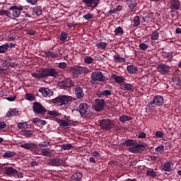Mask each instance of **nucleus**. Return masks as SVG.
I'll return each mask as SVG.
<instances>
[{"label":"nucleus","instance_id":"f3484780","mask_svg":"<svg viewBox=\"0 0 181 181\" xmlns=\"http://www.w3.org/2000/svg\"><path fill=\"white\" fill-rule=\"evenodd\" d=\"M96 105H95V111L100 112L104 110V106L105 105V100L104 99H96Z\"/></svg>","mask_w":181,"mask_h":181},{"label":"nucleus","instance_id":"f257e3e1","mask_svg":"<svg viewBox=\"0 0 181 181\" xmlns=\"http://www.w3.org/2000/svg\"><path fill=\"white\" fill-rule=\"evenodd\" d=\"M123 145L130 146L127 148V151L132 153H142L146 148V144H139L136 140L134 139L125 140Z\"/></svg>","mask_w":181,"mask_h":181},{"label":"nucleus","instance_id":"dca6fc26","mask_svg":"<svg viewBox=\"0 0 181 181\" xmlns=\"http://www.w3.org/2000/svg\"><path fill=\"white\" fill-rule=\"evenodd\" d=\"M38 91L41 93L42 97L47 98L53 96V91L47 88L41 87L39 88Z\"/></svg>","mask_w":181,"mask_h":181},{"label":"nucleus","instance_id":"0e129e2a","mask_svg":"<svg viewBox=\"0 0 181 181\" xmlns=\"http://www.w3.org/2000/svg\"><path fill=\"white\" fill-rule=\"evenodd\" d=\"M6 128V124L4 122H0V129H5Z\"/></svg>","mask_w":181,"mask_h":181},{"label":"nucleus","instance_id":"f03ea898","mask_svg":"<svg viewBox=\"0 0 181 181\" xmlns=\"http://www.w3.org/2000/svg\"><path fill=\"white\" fill-rule=\"evenodd\" d=\"M58 74L59 72L55 68H43L39 73H33L31 76L34 78L40 80L47 77H57Z\"/></svg>","mask_w":181,"mask_h":181},{"label":"nucleus","instance_id":"9d476101","mask_svg":"<svg viewBox=\"0 0 181 181\" xmlns=\"http://www.w3.org/2000/svg\"><path fill=\"white\" fill-rule=\"evenodd\" d=\"M74 93L75 94V97L78 98V100H82L84 98V88L81 86H76L74 88Z\"/></svg>","mask_w":181,"mask_h":181},{"label":"nucleus","instance_id":"bb28decb","mask_svg":"<svg viewBox=\"0 0 181 181\" xmlns=\"http://www.w3.org/2000/svg\"><path fill=\"white\" fill-rule=\"evenodd\" d=\"M58 124H59V127H62V128H69L70 125H71V124H70L69 122V121H67L66 119L59 120Z\"/></svg>","mask_w":181,"mask_h":181},{"label":"nucleus","instance_id":"58836bf2","mask_svg":"<svg viewBox=\"0 0 181 181\" xmlns=\"http://www.w3.org/2000/svg\"><path fill=\"white\" fill-rule=\"evenodd\" d=\"M146 176H149L150 177H152L153 179H155L156 177L157 174L156 172L153 171V170H147L146 173Z\"/></svg>","mask_w":181,"mask_h":181},{"label":"nucleus","instance_id":"49530a36","mask_svg":"<svg viewBox=\"0 0 181 181\" xmlns=\"http://www.w3.org/2000/svg\"><path fill=\"white\" fill-rule=\"evenodd\" d=\"M25 100H28V101H33V100H35V96L32 93H26Z\"/></svg>","mask_w":181,"mask_h":181},{"label":"nucleus","instance_id":"79ce46f5","mask_svg":"<svg viewBox=\"0 0 181 181\" xmlns=\"http://www.w3.org/2000/svg\"><path fill=\"white\" fill-rule=\"evenodd\" d=\"M67 36H69V33L66 32H62L61 33L59 40H61V42H65V40H67Z\"/></svg>","mask_w":181,"mask_h":181},{"label":"nucleus","instance_id":"5701e85b","mask_svg":"<svg viewBox=\"0 0 181 181\" xmlns=\"http://www.w3.org/2000/svg\"><path fill=\"white\" fill-rule=\"evenodd\" d=\"M161 168L164 172H172V162L165 163L161 165Z\"/></svg>","mask_w":181,"mask_h":181},{"label":"nucleus","instance_id":"f704fd0d","mask_svg":"<svg viewBox=\"0 0 181 181\" xmlns=\"http://www.w3.org/2000/svg\"><path fill=\"white\" fill-rule=\"evenodd\" d=\"M15 155H16L15 152L8 151L3 155V158H5L6 159H9L11 158H13Z\"/></svg>","mask_w":181,"mask_h":181},{"label":"nucleus","instance_id":"3c124183","mask_svg":"<svg viewBox=\"0 0 181 181\" xmlns=\"http://www.w3.org/2000/svg\"><path fill=\"white\" fill-rule=\"evenodd\" d=\"M5 45L7 50H9V49H12L16 46V44H14L13 42H7Z\"/></svg>","mask_w":181,"mask_h":181},{"label":"nucleus","instance_id":"c85d7f7f","mask_svg":"<svg viewBox=\"0 0 181 181\" xmlns=\"http://www.w3.org/2000/svg\"><path fill=\"white\" fill-rule=\"evenodd\" d=\"M113 60L115 63H125L126 59L124 57H120L119 54H116L113 56Z\"/></svg>","mask_w":181,"mask_h":181},{"label":"nucleus","instance_id":"393cba45","mask_svg":"<svg viewBox=\"0 0 181 181\" xmlns=\"http://www.w3.org/2000/svg\"><path fill=\"white\" fill-rule=\"evenodd\" d=\"M127 70L129 74H136L138 73V68L134 65L127 66Z\"/></svg>","mask_w":181,"mask_h":181},{"label":"nucleus","instance_id":"2f4dec72","mask_svg":"<svg viewBox=\"0 0 181 181\" xmlns=\"http://www.w3.org/2000/svg\"><path fill=\"white\" fill-rule=\"evenodd\" d=\"M113 80H115V83L117 84H121L125 81V78L117 75H113Z\"/></svg>","mask_w":181,"mask_h":181},{"label":"nucleus","instance_id":"c03bdc74","mask_svg":"<svg viewBox=\"0 0 181 181\" xmlns=\"http://www.w3.org/2000/svg\"><path fill=\"white\" fill-rule=\"evenodd\" d=\"M134 88V86L131 83H124V91H131Z\"/></svg>","mask_w":181,"mask_h":181},{"label":"nucleus","instance_id":"de8ad7c7","mask_svg":"<svg viewBox=\"0 0 181 181\" xmlns=\"http://www.w3.org/2000/svg\"><path fill=\"white\" fill-rule=\"evenodd\" d=\"M165 151V146L160 145L156 148V152H158V153H162Z\"/></svg>","mask_w":181,"mask_h":181},{"label":"nucleus","instance_id":"423d86ee","mask_svg":"<svg viewBox=\"0 0 181 181\" xmlns=\"http://www.w3.org/2000/svg\"><path fill=\"white\" fill-rule=\"evenodd\" d=\"M33 110L35 114H38L40 115H45V114L47 112V110H46V108H45V107L38 102L33 103Z\"/></svg>","mask_w":181,"mask_h":181},{"label":"nucleus","instance_id":"2eb2a0df","mask_svg":"<svg viewBox=\"0 0 181 181\" xmlns=\"http://www.w3.org/2000/svg\"><path fill=\"white\" fill-rule=\"evenodd\" d=\"M169 4L171 12H175V11H179L180 9V1L179 0H170Z\"/></svg>","mask_w":181,"mask_h":181},{"label":"nucleus","instance_id":"bf43d9fd","mask_svg":"<svg viewBox=\"0 0 181 181\" xmlns=\"http://www.w3.org/2000/svg\"><path fill=\"white\" fill-rule=\"evenodd\" d=\"M138 138L140 139H144V138H146V134H145L144 132H139Z\"/></svg>","mask_w":181,"mask_h":181},{"label":"nucleus","instance_id":"603ef678","mask_svg":"<svg viewBox=\"0 0 181 181\" xmlns=\"http://www.w3.org/2000/svg\"><path fill=\"white\" fill-rule=\"evenodd\" d=\"M102 94L103 95V97H108L110 95H111L112 93L111 90H105L102 91Z\"/></svg>","mask_w":181,"mask_h":181},{"label":"nucleus","instance_id":"13d9d810","mask_svg":"<svg viewBox=\"0 0 181 181\" xmlns=\"http://www.w3.org/2000/svg\"><path fill=\"white\" fill-rule=\"evenodd\" d=\"M59 69H66L67 67V63L66 62H60L58 64Z\"/></svg>","mask_w":181,"mask_h":181},{"label":"nucleus","instance_id":"4468645a","mask_svg":"<svg viewBox=\"0 0 181 181\" xmlns=\"http://www.w3.org/2000/svg\"><path fill=\"white\" fill-rule=\"evenodd\" d=\"M63 163H64V160L60 158H50L48 162V165H49V166H62Z\"/></svg>","mask_w":181,"mask_h":181},{"label":"nucleus","instance_id":"774afa93","mask_svg":"<svg viewBox=\"0 0 181 181\" xmlns=\"http://www.w3.org/2000/svg\"><path fill=\"white\" fill-rule=\"evenodd\" d=\"M117 12V10L114 8L113 10L109 11L107 13V15H114Z\"/></svg>","mask_w":181,"mask_h":181},{"label":"nucleus","instance_id":"6e6552de","mask_svg":"<svg viewBox=\"0 0 181 181\" xmlns=\"http://www.w3.org/2000/svg\"><path fill=\"white\" fill-rule=\"evenodd\" d=\"M43 54L42 55V57L45 59H59V57H62V53H56L53 51L47 50L43 52Z\"/></svg>","mask_w":181,"mask_h":181},{"label":"nucleus","instance_id":"e433bc0d","mask_svg":"<svg viewBox=\"0 0 181 181\" xmlns=\"http://www.w3.org/2000/svg\"><path fill=\"white\" fill-rule=\"evenodd\" d=\"M114 32L116 36H118V35H124V28L121 26L117 27Z\"/></svg>","mask_w":181,"mask_h":181},{"label":"nucleus","instance_id":"e2e57ef3","mask_svg":"<svg viewBox=\"0 0 181 181\" xmlns=\"http://www.w3.org/2000/svg\"><path fill=\"white\" fill-rule=\"evenodd\" d=\"M28 4H30L31 5H36L37 4L38 1L37 0H26Z\"/></svg>","mask_w":181,"mask_h":181},{"label":"nucleus","instance_id":"20e7f679","mask_svg":"<svg viewBox=\"0 0 181 181\" xmlns=\"http://www.w3.org/2000/svg\"><path fill=\"white\" fill-rule=\"evenodd\" d=\"M73 101V97L69 95L59 96L53 100V103L58 106L60 105H67Z\"/></svg>","mask_w":181,"mask_h":181},{"label":"nucleus","instance_id":"052dcab7","mask_svg":"<svg viewBox=\"0 0 181 181\" xmlns=\"http://www.w3.org/2000/svg\"><path fill=\"white\" fill-rule=\"evenodd\" d=\"M5 64H6L7 67H11L13 69L15 67V63L5 61Z\"/></svg>","mask_w":181,"mask_h":181},{"label":"nucleus","instance_id":"864d4df0","mask_svg":"<svg viewBox=\"0 0 181 181\" xmlns=\"http://www.w3.org/2000/svg\"><path fill=\"white\" fill-rule=\"evenodd\" d=\"M155 135L157 136V138H162L165 136V133L162 131H157L156 132Z\"/></svg>","mask_w":181,"mask_h":181},{"label":"nucleus","instance_id":"1a4fd4ad","mask_svg":"<svg viewBox=\"0 0 181 181\" xmlns=\"http://www.w3.org/2000/svg\"><path fill=\"white\" fill-rule=\"evenodd\" d=\"M10 11H12V15L13 18H19L21 16V13H22V11H23V6H12L10 7Z\"/></svg>","mask_w":181,"mask_h":181},{"label":"nucleus","instance_id":"a18cd8bd","mask_svg":"<svg viewBox=\"0 0 181 181\" xmlns=\"http://www.w3.org/2000/svg\"><path fill=\"white\" fill-rule=\"evenodd\" d=\"M38 146H40V148H47V146H50V141H42L38 144Z\"/></svg>","mask_w":181,"mask_h":181},{"label":"nucleus","instance_id":"7c9ffc66","mask_svg":"<svg viewBox=\"0 0 181 181\" xmlns=\"http://www.w3.org/2000/svg\"><path fill=\"white\" fill-rule=\"evenodd\" d=\"M19 115V111L16 110V109H13L7 112L6 117L9 118L11 117H16V115Z\"/></svg>","mask_w":181,"mask_h":181},{"label":"nucleus","instance_id":"cd10ccee","mask_svg":"<svg viewBox=\"0 0 181 181\" xmlns=\"http://www.w3.org/2000/svg\"><path fill=\"white\" fill-rule=\"evenodd\" d=\"M18 128L19 129H29L30 128V124H28V122H18L17 124Z\"/></svg>","mask_w":181,"mask_h":181},{"label":"nucleus","instance_id":"ddd939ff","mask_svg":"<svg viewBox=\"0 0 181 181\" xmlns=\"http://www.w3.org/2000/svg\"><path fill=\"white\" fill-rule=\"evenodd\" d=\"M82 2L86 4L88 8H92V9H95L100 5V0H82Z\"/></svg>","mask_w":181,"mask_h":181},{"label":"nucleus","instance_id":"7ed1b4c3","mask_svg":"<svg viewBox=\"0 0 181 181\" xmlns=\"http://www.w3.org/2000/svg\"><path fill=\"white\" fill-rule=\"evenodd\" d=\"M99 125L103 131H110L115 127V122L111 119H103L99 121Z\"/></svg>","mask_w":181,"mask_h":181},{"label":"nucleus","instance_id":"4be33fe9","mask_svg":"<svg viewBox=\"0 0 181 181\" xmlns=\"http://www.w3.org/2000/svg\"><path fill=\"white\" fill-rule=\"evenodd\" d=\"M21 148L32 151V149H37V144L35 143H25L24 144H21Z\"/></svg>","mask_w":181,"mask_h":181},{"label":"nucleus","instance_id":"4c0bfd02","mask_svg":"<svg viewBox=\"0 0 181 181\" xmlns=\"http://www.w3.org/2000/svg\"><path fill=\"white\" fill-rule=\"evenodd\" d=\"M74 148L71 144H64L62 146V149L63 151H70V149H73Z\"/></svg>","mask_w":181,"mask_h":181},{"label":"nucleus","instance_id":"f8f14e48","mask_svg":"<svg viewBox=\"0 0 181 181\" xmlns=\"http://www.w3.org/2000/svg\"><path fill=\"white\" fill-rule=\"evenodd\" d=\"M165 100L162 95H156L153 97V101L151 102V105H156V107H160L163 105Z\"/></svg>","mask_w":181,"mask_h":181},{"label":"nucleus","instance_id":"aec40b11","mask_svg":"<svg viewBox=\"0 0 181 181\" xmlns=\"http://www.w3.org/2000/svg\"><path fill=\"white\" fill-rule=\"evenodd\" d=\"M4 172L6 175H11L13 176H15V175H18V170L12 167H5L4 168Z\"/></svg>","mask_w":181,"mask_h":181},{"label":"nucleus","instance_id":"37998d69","mask_svg":"<svg viewBox=\"0 0 181 181\" xmlns=\"http://www.w3.org/2000/svg\"><path fill=\"white\" fill-rule=\"evenodd\" d=\"M141 25V21L139 19V16H136L134 18V26L138 28Z\"/></svg>","mask_w":181,"mask_h":181},{"label":"nucleus","instance_id":"6ab92c4d","mask_svg":"<svg viewBox=\"0 0 181 181\" xmlns=\"http://www.w3.org/2000/svg\"><path fill=\"white\" fill-rule=\"evenodd\" d=\"M126 4L133 12L136 11V5H138L136 0H127Z\"/></svg>","mask_w":181,"mask_h":181},{"label":"nucleus","instance_id":"72a5a7b5","mask_svg":"<svg viewBox=\"0 0 181 181\" xmlns=\"http://www.w3.org/2000/svg\"><path fill=\"white\" fill-rule=\"evenodd\" d=\"M41 153L43 156H52V151L49 148H42Z\"/></svg>","mask_w":181,"mask_h":181},{"label":"nucleus","instance_id":"5fc2aeb1","mask_svg":"<svg viewBox=\"0 0 181 181\" xmlns=\"http://www.w3.org/2000/svg\"><path fill=\"white\" fill-rule=\"evenodd\" d=\"M47 114L52 117H59V112L57 111H48Z\"/></svg>","mask_w":181,"mask_h":181},{"label":"nucleus","instance_id":"ea45409f","mask_svg":"<svg viewBox=\"0 0 181 181\" xmlns=\"http://www.w3.org/2000/svg\"><path fill=\"white\" fill-rule=\"evenodd\" d=\"M131 119H132V117L128 115H123L119 117L120 122H127V121H131Z\"/></svg>","mask_w":181,"mask_h":181},{"label":"nucleus","instance_id":"b1692460","mask_svg":"<svg viewBox=\"0 0 181 181\" xmlns=\"http://www.w3.org/2000/svg\"><path fill=\"white\" fill-rule=\"evenodd\" d=\"M82 178H83V174H81V173H75L71 177V181H81Z\"/></svg>","mask_w":181,"mask_h":181},{"label":"nucleus","instance_id":"69168bd1","mask_svg":"<svg viewBox=\"0 0 181 181\" xmlns=\"http://www.w3.org/2000/svg\"><path fill=\"white\" fill-rule=\"evenodd\" d=\"M6 100H8V101H15L16 100V96H10L6 98Z\"/></svg>","mask_w":181,"mask_h":181},{"label":"nucleus","instance_id":"6e6d98bb","mask_svg":"<svg viewBox=\"0 0 181 181\" xmlns=\"http://www.w3.org/2000/svg\"><path fill=\"white\" fill-rule=\"evenodd\" d=\"M158 39H159V33H153L151 35V40H158Z\"/></svg>","mask_w":181,"mask_h":181},{"label":"nucleus","instance_id":"09e8293b","mask_svg":"<svg viewBox=\"0 0 181 181\" xmlns=\"http://www.w3.org/2000/svg\"><path fill=\"white\" fill-rule=\"evenodd\" d=\"M93 60L94 59L91 57H86L84 59V62H85V63H86V64H91V63H93Z\"/></svg>","mask_w":181,"mask_h":181},{"label":"nucleus","instance_id":"473e14b6","mask_svg":"<svg viewBox=\"0 0 181 181\" xmlns=\"http://www.w3.org/2000/svg\"><path fill=\"white\" fill-rule=\"evenodd\" d=\"M33 13H35L37 16L42 15V6H37L33 8Z\"/></svg>","mask_w":181,"mask_h":181},{"label":"nucleus","instance_id":"338daca9","mask_svg":"<svg viewBox=\"0 0 181 181\" xmlns=\"http://www.w3.org/2000/svg\"><path fill=\"white\" fill-rule=\"evenodd\" d=\"M93 156H98V158H101V154L97 151H94L93 153H92Z\"/></svg>","mask_w":181,"mask_h":181},{"label":"nucleus","instance_id":"c756f323","mask_svg":"<svg viewBox=\"0 0 181 181\" xmlns=\"http://www.w3.org/2000/svg\"><path fill=\"white\" fill-rule=\"evenodd\" d=\"M21 135L26 136L27 138H30L31 136H33V131L24 129L21 131Z\"/></svg>","mask_w":181,"mask_h":181},{"label":"nucleus","instance_id":"a878e982","mask_svg":"<svg viewBox=\"0 0 181 181\" xmlns=\"http://www.w3.org/2000/svg\"><path fill=\"white\" fill-rule=\"evenodd\" d=\"M62 86L64 88H71V87H73L74 86V82L71 81V79H66L63 83Z\"/></svg>","mask_w":181,"mask_h":181},{"label":"nucleus","instance_id":"4d7b16f0","mask_svg":"<svg viewBox=\"0 0 181 181\" xmlns=\"http://www.w3.org/2000/svg\"><path fill=\"white\" fill-rule=\"evenodd\" d=\"M139 49H141V50H146V49H148V45L145 44V43H141L139 45Z\"/></svg>","mask_w":181,"mask_h":181},{"label":"nucleus","instance_id":"a19ab883","mask_svg":"<svg viewBox=\"0 0 181 181\" xmlns=\"http://www.w3.org/2000/svg\"><path fill=\"white\" fill-rule=\"evenodd\" d=\"M83 19L85 21H90L91 19H94V14H92L91 13H88L87 14L83 16Z\"/></svg>","mask_w":181,"mask_h":181},{"label":"nucleus","instance_id":"680f3d73","mask_svg":"<svg viewBox=\"0 0 181 181\" xmlns=\"http://www.w3.org/2000/svg\"><path fill=\"white\" fill-rule=\"evenodd\" d=\"M95 60H97V62H103V60H104V58L100 57V55L97 54L95 56Z\"/></svg>","mask_w":181,"mask_h":181},{"label":"nucleus","instance_id":"9b49d317","mask_svg":"<svg viewBox=\"0 0 181 181\" xmlns=\"http://www.w3.org/2000/svg\"><path fill=\"white\" fill-rule=\"evenodd\" d=\"M157 69L158 72L160 73V74H168L170 71V66L168 64L160 63L158 65Z\"/></svg>","mask_w":181,"mask_h":181},{"label":"nucleus","instance_id":"c9c22d12","mask_svg":"<svg viewBox=\"0 0 181 181\" xmlns=\"http://www.w3.org/2000/svg\"><path fill=\"white\" fill-rule=\"evenodd\" d=\"M107 46H108V44L104 42H100L96 44V47H98V49H101V50L107 49Z\"/></svg>","mask_w":181,"mask_h":181},{"label":"nucleus","instance_id":"412c9836","mask_svg":"<svg viewBox=\"0 0 181 181\" xmlns=\"http://www.w3.org/2000/svg\"><path fill=\"white\" fill-rule=\"evenodd\" d=\"M162 57H163V59H167V60L165 61V63H170V62H172V60H173V53L163 52Z\"/></svg>","mask_w":181,"mask_h":181},{"label":"nucleus","instance_id":"0eeeda50","mask_svg":"<svg viewBox=\"0 0 181 181\" xmlns=\"http://www.w3.org/2000/svg\"><path fill=\"white\" fill-rule=\"evenodd\" d=\"M90 78L92 81H105V78L104 77V74H103V72L100 71H93L90 75Z\"/></svg>","mask_w":181,"mask_h":181},{"label":"nucleus","instance_id":"39448f33","mask_svg":"<svg viewBox=\"0 0 181 181\" xmlns=\"http://www.w3.org/2000/svg\"><path fill=\"white\" fill-rule=\"evenodd\" d=\"M71 71L74 77H77L81 76V74H88L90 69L87 67L77 66L72 68Z\"/></svg>","mask_w":181,"mask_h":181},{"label":"nucleus","instance_id":"a211bd4d","mask_svg":"<svg viewBox=\"0 0 181 181\" xmlns=\"http://www.w3.org/2000/svg\"><path fill=\"white\" fill-rule=\"evenodd\" d=\"M79 112L81 115H86L88 112V105H87V103H81L79 105Z\"/></svg>","mask_w":181,"mask_h":181},{"label":"nucleus","instance_id":"8fccbe9b","mask_svg":"<svg viewBox=\"0 0 181 181\" xmlns=\"http://www.w3.org/2000/svg\"><path fill=\"white\" fill-rule=\"evenodd\" d=\"M8 52V49L6 48V44L0 45V54L6 53Z\"/></svg>","mask_w":181,"mask_h":181}]
</instances>
